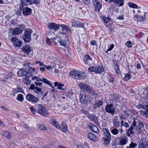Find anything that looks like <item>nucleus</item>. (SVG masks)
Wrapping results in <instances>:
<instances>
[{"mask_svg": "<svg viewBox=\"0 0 148 148\" xmlns=\"http://www.w3.org/2000/svg\"><path fill=\"white\" fill-rule=\"evenodd\" d=\"M143 109L146 110L145 112H141V114L145 118L147 117L148 114V105H143Z\"/></svg>", "mask_w": 148, "mask_h": 148, "instance_id": "20", "label": "nucleus"}, {"mask_svg": "<svg viewBox=\"0 0 148 148\" xmlns=\"http://www.w3.org/2000/svg\"><path fill=\"white\" fill-rule=\"evenodd\" d=\"M134 123H132V125L127 130V136H130L131 134H133L134 133V132L133 130L134 127L136 126V124Z\"/></svg>", "mask_w": 148, "mask_h": 148, "instance_id": "14", "label": "nucleus"}, {"mask_svg": "<svg viewBox=\"0 0 148 148\" xmlns=\"http://www.w3.org/2000/svg\"><path fill=\"white\" fill-rule=\"evenodd\" d=\"M30 109L31 112L33 113V114H35L36 111V109L35 108L31 107L30 108Z\"/></svg>", "mask_w": 148, "mask_h": 148, "instance_id": "60", "label": "nucleus"}, {"mask_svg": "<svg viewBox=\"0 0 148 148\" xmlns=\"http://www.w3.org/2000/svg\"><path fill=\"white\" fill-rule=\"evenodd\" d=\"M73 92L72 90H70L67 93V97L69 98H70L73 95Z\"/></svg>", "mask_w": 148, "mask_h": 148, "instance_id": "54", "label": "nucleus"}, {"mask_svg": "<svg viewBox=\"0 0 148 148\" xmlns=\"http://www.w3.org/2000/svg\"><path fill=\"white\" fill-rule=\"evenodd\" d=\"M111 137H104L103 138L104 142V144L105 145L108 144L110 142Z\"/></svg>", "mask_w": 148, "mask_h": 148, "instance_id": "39", "label": "nucleus"}, {"mask_svg": "<svg viewBox=\"0 0 148 148\" xmlns=\"http://www.w3.org/2000/svg\"><path fill=\"white\" fill-rule=\"evenodd\" d=\"M69 75L73 78L80 79L84 78L85 76L84 73L77 70H73L70 72Z\"/></svg>", "mask_w": 148, "mask_h": 148, "instance_id": "3", "label": "nucleus"}, {"mask_svg": "<svg viewBox=\"0 0 148 148\" xmlns=\"http://www.w3.org/2000/svg\"><path fill=\"white\" fill-rule=\"evenodd\" d=\"M35 85L33 84H31L30 86V89L32 90H34L35 88Z\"/></svg>", "mask_w": 148, "mask_h": 148, "instance_id": "63", "label": "nucleus"}, {"mask_svg": "<svg viewBox=\"0 0 148 148\" xmlns=\"http://www.w3.org/2000/svg\"><path fill=\"white\" fill-rule=\"evenodd\" d=\"M88 137L90 139L93 141H95L97 139V137L92 133H89L88 134Z\"/></svg>", "mask_w": 148, "mask_h": 148, "instance_id": "33", "label": "nucleus"}, {"mask_svg": "<svg viewBox=\"0 0 148 148\" xmlns=\"http://www.w3.org/2000/svg\"><path fill=\"white\" fill-rule=\"evenodd\" d=\"M18 75L19 76H22L25 75L26 74V71L22 69H20L18 72Z\"/></svg>", "mask_w": 148, "mask_h": 148, "instance_id": "41", "label": "nucleus"}, {"mask_svg": "<svg viewBox=\"0 0 148 148\" xmlns=\"http://www.w3.org/2000/svg\"><path fill=\"white\" fill-rule=\"evenodd\" d=\"M58 36L62 38L59 43L61 46L66 47L69 42L68 36L66 33L65 32H59L58 34Z\"/></svg>", "mask_w": 148, "mask_h": 148, "instance_id": "2", "label": "nucleus"}, {"mask_svg": "<svg viewBox=\"0 0 148 148\" xmlns=\"http://www.w3.org/2000/svg\"><path fill=\"white\" fill-rule=\"evenodd\" d=\"M12 74L11 73H10L9 74L8 76L6 75H4L3 77L5 79H10L12 77Z\"/></svg>", "mask_w": 148, "mask_h": 148, "instance_id": "58", "label": "nucleus"}, {"mask_svg": "<svg viewBox=\"0 0 148 148\" xmlns=\"http://www.w3.org/2000/svg\"><path fill=\"white\" fill-rule=\"evenodd\" d=\"M90 129L92 131L95 133H98L99 132L98 128L94 125H92L90 127Z\"/></svg>", "mask_w": 148, "mask_h": 148, "instance_id": "40", "label": "nucleus"}, {"mask_svg": "<svg viewBox=\"0 0 148 148\" xmlns=\"http://www.w3.org/2000/svg\"><path fill=\"white\" fill-rule=\"evenodd\" d=\"M11 41L14 46L18 47H21L22 44V41L15 37L11 38Z\"/></svg>", "mask_w": 148, "mask_h": 148, "instance_id": "7", "label": "nucleus"}, {"mask_svg": "<svg viewBox=\"0 0 148 148\" xmlns=\"http://www.w3.org/2000/svg\"><path fill=\"white\" fill-rule=\"evenodd\" d=\"M54 86L55 87L57 86V88L59 90H64V84L61 83L60 82H55L54 83Z\"/></svg>", "mask_w": 148, "mask_h": 148, "instance_id": "16", "label": "nucleus"}, {"mask_svg": "<svg viewBox=\"0 0 148 148\" xmlns=\"http://www.w3.org/2000/svg\"><path fill=\"white\" fill-rule=\"evenodd\" d=\"M88 117L91 121L94 122H96L97 118L95 116L90 114L88 115Z\"/></svg>", "mask_w": 148, "mask_h": 148, "instance_id": "38", "label": "nucleus"}, {"mask_svg": "<svg viewBox=\"0 0 148 148\" xmlns=\"http://www.w3.org/2000/svg\"><path fill=\"white\" fill-rule=\"evenodd\" d=\"M103 101H99L98 102H96L93 105V108L95 109L101 106L103 103Z\"/></svg>", "mask_w": 148, "mask_h": 148, "instance_id": "31", "label": "nucleus"}, {"mask_svg": "<svg viewBox=\"0 0 148 148\" xmlns=\"http://www.w3.org/2000/svg\"><path fill=\"white\" fill-rule=\"evenodd\" d=\"M31 4L33 3L35 4H38L39 3L40 1L39 0H30Z\"/></svg>", "mask_w": 148, "mask_h": 148, "instance_id": "59", "label": "nucleus"}, {"mask_svg": "<svg viewBox=\"0 0 148 148\" xmlns=\"http://www.w3.org/2000/svg\"><path fill=\"white\" fill-rule=\"evenodd\" d=\"M128 142V139L127 137H125L123 138L120 139L119 142V145H123L127 144Z\"/></svg>", "mask_w": 148, "mask_h": 148, "instance_id": "21", "label": "nucleus"}, {"mask_svg": "<svg viewBox=\"0 0 148 148\" xmlns=\"http://www.w3.org/2000/svg\"><path fill=\"white\" fill-rule=\"evenodd\" d=\"M113 122L114 125L116 127H118L119 126L120 123L118 119V117H116L113 119Z\"/></svg>", "mask_w": 148, "mask_h": 148, "instance_id": "23", "label": "nucleus"}, {"mask_svg": "<svg viewBox=\"0 0 148 148\" xmlns=\"http://www.w3.org/2000/svg\"><path fill=\"white\" fill-rule=\"evenodd\" d=\"M29 64H31L30 63L25 61L23 65L24 68L29 71L31 67Z\"/></svg>", "mask_w": 148, "mask_h": 148, "instance_id": "34", "label": "nucleus"}, {"mask_svg": "<svg viewBox=\"0 0 148 148\" xmlns=\"http://www.w3.org/2000/svg\"><path fill=\"white\" fill-rule=\"evenodd\" d=\"M12 31V34L13 35H17L21 33L22 32L21 29L19 28L13 29Z\"/></svg>", "mask_w": 148, "mask_h": 148, "instance_id": "27", "label": "nucleus"}, {"mask_svg": "<svg viewBox=\"0 0 148 148\" xmlns=\"http://www.w3.org/2000/svg\"><path fill=\"white\" fill-rule=\"evenodd\" d=\"M121 128H122L123 126H124L125 127H129L128 124L127 122L124 123L123 121H121Z\"/></svg>", "mask_w": 148, "mask_h": 148, "instance_id": "46", "label": "nucleus"}, {"mask_svg": "<svg viewBox=\"0 0 148 148\" xmlns=\"http://www.w3.org/2000/svg\"><path fill=\"white\" fill-rule=\"evenodd\" d=\"M125 45L128 48H130L132 46V44L131 43L130 41H127L125 44Z\"/></svg>", "mask_w": 148, "mask_h": 148, "instance_id": "55", "label": "nucleus"}, {"mask_svg": "<svg viewBox=\"0 0 148 148\" xmlns=\"http://www.w3.org/2000/svg\"><path fill=\"white\" fill-rule=\"evenodd\" d=\"M129 7L132 8L140 9L141 7L136 4L132 2H129L128 4Z\"/></svg>", "mask_w": 148, "mask_h": 148, "instance_id": "28", "label": "nucleus"}, {"mask_svg": "<svg viewBox=\"0 0 148 148\" xmlns=\"http://www.w3.org/2000/svg\"><path fill=\"white\" fill-rule=\"evenodd\" d=\"M103 19V22L105 23H107L110 21V19L107 17H104Z\"/></svg>", "mask_w": 148, "mask_h": 148, "instance_id": "57", "label": "nucleus"}, {"mask_svg": "<svg viewBox=\"0 0 148 148\" xmlns=\"http://www.w3.org/2000/svg\"><path fill=\"white\" fill-rule=\"evenodd\" d=\"M71 23L72 27H82L84 25L82 23L75 18L71 20Z\"/></svg>", "mask_w": 148, "mask_h": 148, "instance_id": "10", "label": "nucleus"}, {"mask_svg": "<svg viewBox=\"0 0 148 148\" xmlns=\"http://www.w3.org/2000/svg\"><path fill=\"white\" fill-rule=\"evenodd\" d=\"M111 132L113 135H116L118 134L119 131L116 128H114L111 131Z\"/></svg>", "mask_w": 148, "mask_h": 148, "instance_id": "49", "label": "nucleus"}, {"mask_svg": "<svg viewBox=\"0 0 148 148\" xmlns=\"http://www.w3.org/2000/svg\"><path fill=\"white\" fill-rule=\"evenodd\" d=\"M82 90L79 95L80 102L83 104H86L89 99L93 97L94 94L92 89L85 83H80L78 84Z\"/></svg>", "mask_w": 148, "mask_h": 148, "instance_id": "1", "label": "nucleus"}, {"mask_svg": "<svg viewBox=\"0 0 148 148\" xmlns=\"http://www.w3.org/2000/svg\"><path fill=\"white\" fill-rule=\"evenodd\" d=\"M17 100L19 102H23L24 99L23 95L21 94H18L16 98Z\"/></svg>", "mask_w": 148, "mask_h": 148, "instance_id": "37", "label": "nucleus"}, {"mask_svg": "<svg viewBox=\"0 0 148 148\" xmlns=\"http://www.w3.org/2000/svg\"><path fill=\"white\" fill-rule=\"evenodd\" d=\"M58 36H56L52 39V40L54 41V42L55 43V45H57V42L60 43V40L62 39V38L58 36Z\"/></svg>", "mask_w": 148, "mask_h": 148, "instance_id": "35", "label": "nucleus"}, {"mask_svg": "<svg viewBox=\"0 0 148 148\" xmlns=\"http://www.w3.org/2000/svg\"><path fill=\"white\" fill-rule=\"evenodd\" d=\"M134 18H137V20L138 21H141L144 19V17L140 15L135 14L134 15Z\"/></svg>", "mask_w": 148, "mask_h": 148, "instance_id": "45", "label": "nucleus"}, {"mask_svg": "<svg viewBox=\"0 0 148 148\" xmlns=\"http://www.w3.org/2000/svg\"><path fill=\"white\" fill-rule=\"evenodd\" d=\"M62 127L61 126V128L60 129H61L64 132H66L67 131V126L66 124L64 122H62Z\"/></svg>", "mask_w": 148, "mask_h": 148, "instance_id": "29", "label": "nucleus"}, {"mask_svg": "<svg viewBox=\"0 0 148 148\" xmlns=\"http://www.w3.org/2000/svg\"><path fill=\"white\" fill-rule=\"evenodd\" d=\"M131 77V76L130 74L129 73H127L125 74V75L123 78V79L125 81H127L130 79Z\"/></svg>", "mask_w": 148, "mask_h": 148, "instance_id": "43", "label": "nucleus"}, {"mask_svg": "<svg viewBox=\"0 0 148 148\" xmlns=\"http://www.w3.org/2000/svg\"><path fill=\"white\" fill-rule=\"evenodd\" d=\"M147 147H148V144L145 140L140 142L138 145V148H146Z\"/></svg>", "mask_w": 148, "mask_h": 148, "instance_id": "26", "label": "nucleus"}, {"mask_svg": "<svg viewBox=\"0 0 148 148\" xmlns=\"http://www.w3.org/2000/svg\"><path fill=\"white\" fill-rule=\"evenodd\" d=\"M103 132L104 133V137H111V134L109 130L106 128H103L102 130Z\"/></svg>", "mask_w": 148, "mask_h": 148, "instance_id": "25", "label": "nucleus"}, {"mask_svg": "<svg viewBox=\"0 0 148 148\" xmlns=\"http://www.w3.org/2000/svg\"><path fill=\"white\" fill-rule=\"evenodd\" d=\"M33 75V73L29 72H27L26 71V74L25 75V76L26 77V78H28Z\"/></svg>", "mask_w": 148, "mask_h": 148, "instance_id": "56", "label": "nucleus"}, {"mask_svg": "<svg viewBox=\"0 0 148 148\" xmlns=\"http://www.w3.org/2000/svg\"><path fill=\"white\" fill-rule=\"evenodd\" d=\"M38 112L40 115L45 117H48L49 115V113L46 108L41 105H38Z\"/></svg>", "mask_w": 148, "mask_h": 148, "instance_id": "4", "label": "nucleus"}, {"mask_svg": "<svg viewBox=\"0 0 148 148\" xmlns=\"http://www.w3.org/2000/svg\"><path fill=\"white\" fill-rule=\"evenodd\" d=\"M39 64V65L40 66H45V64H43V63L40 61H37L35 63V64Z\"/></svg>", "mask_w": 148, "mask_h": 148, "instance_id": "62", "label": "nucleus"}, {"mask_svg": "<svg viewBox=\"0 0 148 148\" xmlns=\"http://www.w3.org/2000/svg\"><path fill=\"white\" fill-rule=\"evenodd\" d=\"M105 109L107 112L111 114L112 115H114L115 112V110L112 104L107 105Z\"/></svg>", "mask_w": 148, "mask_h": 148, "instance_id": "9", "label": "nucleus"}, {"mask_svg": "<svg viewBox=\"0 0 148 148\" xmlns=\"http://www.w3.org/2000/svg\"><path fill=\"white\" fill-rule=\"evenodd\" d=\"M137 146V144L132 142L130 144L129 147H127L126 148H136Z\"/></svg>", "mask_w": 148, "mask_h": 148, "instance_id": "42", "label": "nucleus"}, {"mask_svg": "<svg viewBox=\"0 0 148 148\" xmlns=\"http://www.w3.org/2000/svg\"><path fill=\"white\" fill-rule=\"evenodd\" d=\"M96 73H100L103 70V67L100 65L97 68H96Z\"/></svg>", "mask_w": 148, "mask_h": 148, "instance_id": "44", "label": "nucleus"}, {"mask_svg": "<svg viewBox=\"0 0 148 148\" xmlns=\"http://www.w3.org/2000/svg\"><path fill=\"white\" fill-rule=\"evenodd\" d=\"M31 9L28 7L24 8L23 10V14L24 16H27L31 12Z\"/></svg>", "mask_w": 148, "mask_h": 148, "instance_id": "22", "label": "nucleus"}, {"mask_svg": "<svg viewBox=\"0 0 148 148\" xmlns=\"http://www.w3.org/2000/svg\"><path fill=\"white\" fill-rule=\"evenodd\" d=\"M22 50L24 53L28 54L31 51V49L29 45H25L22 47Z\"/></svg>", "mask_w": 148, "mask_h": 148, "instance_id": "17", "label": "nucleus"}, {"mask_svg": "<svg viewBox=\"0 0 148 148\" xmlns=\"http://www.w3.org/2000/svg\"><path fill=\"white\" fill-rule=\"evenodd\" d=\"M35 90H36V91H38V93L39 94L40 96H42V93L41 92V89L40 88L36 86Z\"/></svg>", "mask_w": 148, "mask_h": 148, "instance_id": "53", "label": "nucleus"}, {"mask_svg": "<svg viewBox=\"0 0 148 148\" xmlns=\"http://www.w3.org/2000/svg\"><path fill=\"white\" fill-rule=\"evenodd\" d=\"M38 127L39 129L41 130H46V128L44 125L42 124L38 125Z\"/></svg>", "mask_w": 148, "mask_h": 148, "instance_id": "48", "label": "nucleus"}, {"mask_svg": "<svg viewBox=\"0 0 148 148\" xmlns=\"http://www.w3.org/2000/svg\"><path fill=\"white\" fill-rule=\"evenodd\" d=\"M20 1L23 6L25 5H27L31 4V3L30 2V0H20Z\"/></svg>", "mask_w": 148, "mask_h": 148, "instance_id": "36", "label": "nucleus"}, {"mask_svg": "<svg viewBox=\"0 0 148 148\" xmlns=\"http://www.w3.org/2000/svg\"><path fill=\"white\" fill-rule=\"evenodd\" d=\"M23 90L21 88H17L15 89H13L12 91V94L14 96H15L16 94L18 92H20L23 93Z\"/></svg>", "mask_w": 148, "mask_h": 148, "instance_id": "18", "label": "nucleus"}, {"mask_svg": "<svg viewBox=\"0 0 148 148\" xmlns=\"http://www.w3.org/2000/svg\"><path fill=\"white\" fill-rule=\"evenodd\" d=\"M114 66L116 72L118 74L120 73V71L119 66L117 65V62L116 61L114 60Z\"/></svg>", "mask_w": 148, "mask_h": 148, "instance_id": "30", "label": "nucleus"}, {"mask_svg": "<svg viewBox=\"0 0 148 148\" xmlns=\"http://www.w3.org/2000/svg\"><path fill=\"white\" fill-rule=\"evenodd\" d=\"M3 134L4 136L8 139H10L12 137V135L10 132L7 131H4Z\"/></svg>", "mask_w": 148, "mask_h": 148, "instance_id": "32", "label": "nucleus"}, {"mask_svg": "<svg viewBox=\"0 0 148 148\" xmlns=\"http://www.w3.org/2000/svg\"><path fill=\"white\" fill-rule=\"evenodd\" d=\"M93 5L95 10L99 12L102 6V2L95 3V4H93Z\"/></svg>", "mask_w": 148, "mask_h": 148, "instance_id": "15", "label": "nucleus"}, {"mask_svg": "<svg viewBox=\"0 0 148 148\" xmlns=\"http://www.w3.org/2000/svg\"><path fill=\"white\" fill-rule=\"evenodd\" d=\"M29 71L32 72L35 74H36L38 72V69L32 68L31 66Z\"/></svg>", "mask_w": 148, "mask_h": 148, "instance_id": "51", "label": "nucleus"}, {"mask_svg": "<svg viewBox=\"0 0 148 148\" xmlns=\"http://www.w3.org/2000/svg\"><path fill=\"white\" fill-rule=\"evenodd\" d=\"M26 99L31 103H34L38 101V98L31 94H27L25 97Z\"/></svg>", "mask_w": 148, "mask_h": 148, "instance_id": "6", "label": "nucleus"}, {"mask_svg": "<svg viewBox=\"0 0 148 148\" xmlns=\"http://www.w3.org/2000/svg\"><path fill=\"white\" fill-rule=\"evenodd\" d=\"M135 121H136L135 123L136 126L137 125V124H138V126L136 127V129L137 132L138 133H141L143 132L142 128L143 127V124L142 122L140 121L137 118L134 120L133 123H134Z\"/></svg>", "mask_w": 148, "mask_h": 148, "instance_id": "5", "label": "nucleus"}, {"mask_svg": "<svg viewBox=\"0 0 148 148\" xmlns=\"http://www.w3.org/2000/svg\"><path fill=\"white\" fill-rule=\"evenodd\" d=\"M35 84L38 86H42L43 83L42 82H35Z\"/></svg>", "mask_w": 148, "mask_h": 148, "instance_id": "64", "label": "nucleus"}, {"mask_svg": "<svg viewBox=\"0 0 148 148\" xmlns=\"http://www.w3.org/2000/svg\"><path fill=\"white\" fill-rule=\"evenodd\" d=\"M124 3V1L123 0H116L114 1V4L118 7L122 6Z\"/></svg>", "mask_w": 148, "mask_h": 148, "instance_id": "24", "label": "nucleus"}, {"mask_svg": "<svg viewBox=\"0 0 148 148\" xmlns=\"http://www.w3.org/2000/svg\"><path fill=\"white\" fill-rule=\"evenodd\" d=\"M60 24H56L54 23H49L48 25V28L55 31H57L59 28Z\"/></svg>", "mask_w": 148, "mask_h": 148, "instance_id": "11", "label": "nucleus"}, {"mask_svg": "<svg viewBox=\"0 0 148 148\" xmlns=\"http://www.w3.org/2000/svg\"><path fill=\"white\" fill-rule=\"evenodd\" d=\"M84 62L85 64H90L92 62V59L88 55H86L84 59Z\"/></svg>", "mask_w": 148, "mask_h": 148, "instance_id": "19", "label": "nucleus"}, {"mask_svg": "<svg viewBox=\"0 0 148 148\" xmlns=\"http://www.w3.org/2000/svg\"><path fill=\"white\" fill-rule=\"evenodd\" d=\"M50 123L58 129L61 128V125L58 124L56 120L53 118H51L49 120Z\"/></svg>", "mask_w": 148, "mask_h": 148, "instance_id": "13", "label": "nucleus"}, {"mask_svg": "<svg viewBox=\"0 0 148 148\" xmlns=\"http://www.w3.org/2000/svg\"><path fill=\"white\" fill-rule=\"evenodd\" d=\"M60 26L62 28V31L60 32H65L66 33V34L68 35L69 32H71V31L69 28L66 25L64 24H60Z\"/></svg>", "mask_w": 148, "mask_h": 148, "instance_id": "12", "label": "nucleus"}, {"mask_svg": "<svg viewBox=\"0 0 148 148\" xmlns=\"http://www.w3.org/2000/svg\"><path fill=\"white\" fill-rule=\"evenodd\" d=\"M114 44H112L110 45V46H108V49L106 51V52L107 53L108 51H111L114 48Z\"/></svg>", "mask_w": 148, "mask_h": 148, "instance_id": "52", "label": "nucleus"}, {"mask_svg": "<svg viewBox=\"0 0 148 148\" xmlns=\"http://www.w3.org/2000/svg\"><path fill=\"white\" fill-rule=\"evenodd\" d=\"M96 67L95 66H92L88 68L89 71L90 72H94L96 73Z\"/></svg>", "mask_w": 148, "mask_h": 148, "instance_id": "50", "label": "nucleus"}, {"mask_svg": "<svg viewBox=\"0 0 148 148\" xmlns=\"http://www.w3.org/2000/svg\"><path fill=\"white\" fill-rule=\"evenodd\" d=\"M22 81L25 84L27 85H29L31 83V81L29 79L26 78H23Z\"/></svg>", "mask_w": 148, "mask_h": 148, "instance_id": "47", "label": "nucleus"}, {"mask_svg": "<svg viewBox=\"0 0 148 148\" xmlns=\"http://www.w3.org/2000/svg\"><path fill=\"white\" fill-rule=\"evenodd\" d=\"M32 32V31L30 29H28L25 31L24 35L23 36V38L24 41L28 42L30 41Z\"/></svg>", "mask_w": 148, "mask_h": 148, "instance_id": "8", "label": "nucleus"}, {"mask_svg": "<svg viewBox=\"0 0 148 148\" xmlns=\"http://www.w3.org/2000/svg\"><path fill=\"white\" fill-rule=\"evenodd\" d=\"M42 80V82H43L44 83L48 84H50V82L47 79L43 77V79Z\"/></svg>", "mask_w": 148, "mask_h": 148, "instance_id": "61", "label": "nucleus"}]
</instances>
